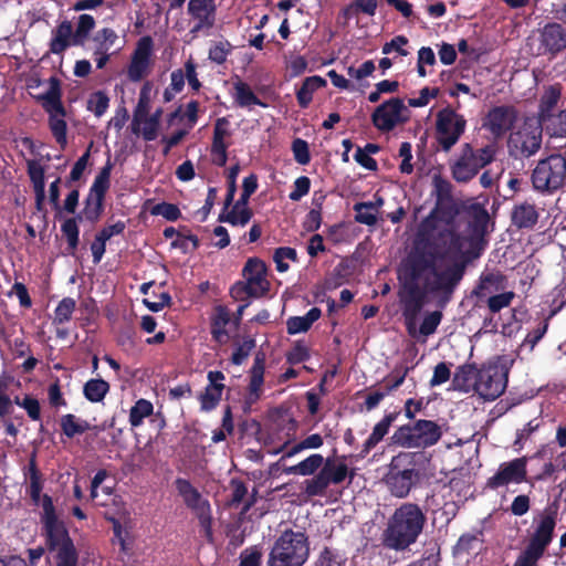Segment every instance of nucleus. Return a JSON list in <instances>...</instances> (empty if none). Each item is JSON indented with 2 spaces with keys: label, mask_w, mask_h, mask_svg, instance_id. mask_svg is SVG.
<instances>
[{
  "label": "nucleus",
  "mask_w": 566,
  "mask_h": 566,
  "mask_svg": "<svg viewBox=\"0 0 566 566\" xmlns=\"http://www.w3.org/2000/svg\"><path fill=\"white\" fill-rule=\"evenodd\" d=\"M516 112L512 106H496L489 112L484 127L495 137H500L511 129L516 120Z\"/></svg>",
  "instance_id": "nucleus-23"
},
{
  "label": "nucleus",
  "mask_w": 566,
  "mask_h": 566,
  "mask_svg": "<svg viewBox=\"0 0 566 566\" xmlns=\"http://www.w3.org/2000/svg\"><path fill=\"white\" fill-rule=\"evenodd\" d=\"M356 221L363 224L373 226L377 221V207L373 202H359L354 206Z\"/></svg>",
  "instance_id": "nucleus-44"
},
{
  "label": "nucleus",
  "mask_w": 566,
  "mask_h": 566,
  "mask_svg": "<svg viewBox=\"0 0 566 566\" xmlns=\"http://www.w3.org/2000/svg\"><path fill=\"white\" fill-rule=\"evenodd\" d=\"M424 523L426 515L417 504L403 503L388 521L384 532V544L396 551L406 549L416 543Z\"/></svg>",
  "instance_id": "nucleus-2"
},
{
  "label": "nucleus",
  "mask_w": 566,
  "mask_h": 566,
  "mask_svg": "<svg viewBox=\"0 0 566 566\" xmlns=\"http://www.w3.org/2000/svg\"><path fill=\"white\" fill-rule=\"evenodd\" d=\"M463 272L464 266L455 259L437 254L426 244L416 243L399 269V296L409 335H415L424 298L431 295L439 306H444Z\"/></svg>",
  "instance_id": "nucleus-1"
},
{
  "label": "nucleus",
  "mask_w": 566,
  "mask_h": 566,
  "mask_svg": "<svg viewBox=\"0 0 566 566\" xmlns=\"http://www.w3.org/2000/svg\"><path fill=\"white\" fill-rule=\"evenodd\" d=\"M61 427L66 437L73 438L76 434H82L87 431L90 423L70 413L61 418Z\"/></svg>",
  "instance_id": "nucleus-37"
},
{
  "label": "nucleus",
  "mask_w": 566,
  "mask_h": 566,
  "mask_svg": "<svg viewBox=\"0 0 566 566\" xmlns=\"http://www.w3.org/2000/svg\"><path fill=\"white\" fill-rule=\"evenodd\" d=\"M399 157L401 158V164L399 166L400 171L402 174H411L413 170V166L411 164L412 154L410 143L405 142L400 145Z\"/></svg>",
  "instance_id": "nucleus-62"
},
{
  "label": "nucleus",
  "mask_w": 566,
  "mask_h": 566,
  "mask_svg": "<svg viewBox=\"0 0 566 566\" xmlns=\"http://www.w3.org/2000/svg\"><path fill=\"white\" fill-rule=\"evenodd\" d=\"M323 464L324 458L318 453H314L307 457L305 460L297 463L296 465L287 468L285 472L290 474L312 475L319 468H323Z\"/></svg>",
  "instance_id": "nucleus-34"
},
{
  "label": "nucleus",
  "mask_w": 566,
  "mask_h": 566,
  "mask_svg": "<svg viewBox=\"0 0 566 566\" xmlns=\"http://www.w3.org/2000/svg\"><path fill=\"white\" fill-rule=\"evenodd\" d=\"M542 130L545 129L549 138L555 142L554 148L566 146V109L551 114L539 120H536Z\"/></svg>",
  "instance_id": "nucleus-26"
},
{
  "label": "nucleus",
  "mask_w": 566,
  "mask_h": 566,
  "mask_svg": "<svg viewBox=\"0 0 566 566\" xmlns=\"http://www.w3.org/2000/svg\"><path fill=\"white\" fill-rule=\"evenodd\" d=\"M62 232L66 237L67 243L72 250L78 243V228L74 219H69L62 224Z\"/></svg>",
  "instance_id": "nucleus-63"
},
{
  "label": "nucleus",
  "mask_w": 566,
  "mask_h": 566,
  "mask_svg": "<svg viewBox=\"0 0 566 566\" xmlns=\"http://www.w3.org/2000/svg\"><path fill=\"white\" fill-rule=\"evenodd\" d=\"M255 346L253 339H247L242 344H240L232 354V363L235 365H241L244 359L250 355L251 350Z\"/></svg>",
  "instance_id": "nucleus-64"
},
{
  "label": "nucleus",
  "mask_w": 566,
  "mask_h": 566,
  "mask_svg": "<svg viewBox=\"0 0 566 566\" xmlns=\"http://www.w3.org/2000/svg\"><path fill=\"white\" fill-rule=\"evenodd\" d=\"M392 421V416H386L381 421H379L373 429L371 434L366 440L364 444V451L369 452L376 444L381 441V439L387 434L389 427Z\"/></svg>",
  "instance_id": "nucleus-39"
},
{
  "label": "nucleus",
  "mask_w": 566,
  "mask_h": 566,
  "mask_svg": "<svg viewBox=\"0 0 566 566\" xmlns=\"http://www.w3.org/2000/svg\"><path fill=\"white\" fill-rule=\"evenodd\" d=\"M264 366L260 358H255L254 365L251 369L250 380V400L254 401L259 398V392L263 384Z\"/></svg>",
  "instance_id": "nucleus-42"
},
{
  "label": "nucleus",
  "mask_w": 566,
  "mask_h": 566,
  "mask_svg": "<svg viewBox=\"0 0 566 566\" xmlns=\"http://www.w3.org/2000/svg\"><path fill=\"white\" fill-rule=\"evenodd\" d=\"M323 446V438L318 433H313L302 440L301 442L294 444L290 449H287L283 455V458H290L294 454L307 450V449H317Z\"/></svg>",
  "instance_id": "nucleus-50"
},
{
  "label": "nucleus",
  "mask_w": 566,
  "mask_h": 566,
  "mask_svg": "<svg viewBox=\"0 0 566 566\" xmlns=\"http://www.w3.org/2000/svg\"><path fill=\"white\" fill-rule=\"evenodd\" d=\"M563 109L562 86L555 84L546 87L539 99L538 120Z\"/></svg>",
  "instance_id": "nucleus-27"
},
{
  "label": "nucleus",
  "mask_w": 566,
  "mask_h": 566,
  "mask_svg": "<svg viewBox=\"0 0 566 566\" xmlns=\"http://www.w3.org/2000/svg\"><path fill=\"white\" fill-rule=\"evenodd\" d=\"M229 122L226 118H218L214 124L212 146H228L227 138L230 137Z\"/></svg>",
  "instance_id": "nucleus-56"
},
{
  "label": "nucleus",
  "mask_w": 566,
  "mask_h": 566,
  "mask_svg": "<svg viewBox=\"0 0 566 566\" xmlns=\"http://www.w3.org/2000/svg\"><path fill=\"white\" fill-rule=\"evenodd\" d=\"M515 294L513 292H505L497 295L489 296L488 306L492 313L500 312L502 308L507 307Z\"/></svg>",
  "instance_id": "nucleus-57"
},
{
  "label": "nucleus",
  "mask_w": 566,
  "mask_h": 566,
  "mask_svg": "<svg viewBox=\"0 0 566 566\" xmlns=\"http://www.w3.org/2000/svg\"><path fill=\"white\" fill-rule=\"evenodd\" d=\"M95 20L90 14H81L76 31L73 36V44H82L87 38L88 33L94 29Z\"/></svg>",
  "instance_id": "nucleus-51"
},
{
  "label": "nucleus",
  "mask_w": 566,
  "mask_h": 566,
  "mask_svg": "<svg viewBox=\"0 0 566 566\" xmlns=\"http://www.w3.org/2000/svg\"><path fill=\"white\" fill-rule=\"evenodd\" d=\"M504 277L500 273H489L481 277L476 294L480 297L488 296L502 287Z\"/></svg>",
  "instance_id": "nucleus-41"
},
{
  "label": "nucleus",
  "mask_w": 566,
  "mask_h": 566,
  "mask_svg": "<svg viewBox=\"0 0 566 566\" xmlns=\"http://www.w3.org/2000/svg\"><path fill=\"white\" fill-rule=\"evenodd\" d=\"M353 475L344 461L328 459L314 478L304 482L305 493L308 496L323 495L331 484H340L347 476L352 480Z\"/></svg>",
  "instance_id": "nucleus-10"
},
{
  "label": "nucleus",
  "mask_w": 566,
  "mask_h": 566,
  "mask_svg": "<svg viewBox=\"0 0 566 566\" xmlns=\"http://www.w3.org/2000/svg\"><path fill=\"white\" fill-rule=\"evenodd\" d=\"M479 374L480 369L472 365L460 366L453 376V385L457 389L465 392L472 389L475 391Z\"/></svg>",
  "instance_id": "nucleus-30"
},
{
  "label": "nucleus",
  "mask_w": 566,
  "mask_h": 566,
  "mask_svg": "<svg viewBox=\"0 0 566 566\" xmlns=\"http://www.w3.org/2000/svg\"><path fill=\"white\" fill-rule=\"evenodd\" d=\"M153 405L150 401L146 399H139L132 407L129 412V422L133 427H138L142 424L143 420L153 413Z\"/></svg>",
  "instance_id": "nucleus-43"
},
{
  "label": "nucleus",
  "mask_w": 566,
  "mask_h": 566,
  "mask_svg": "<svg viewBox=\"0 0 566 566\" xmlns=\"http://www.w3.org/2000/svg\"><path fill=\"white\" fill-rule=\"evenodd\" d=\"M542 145V127L534 120L528 119L514 133L511 134L509 146L515 155L531 157L536 154Z\"/></svg>",
  "instance_id": "nucleus-15"
},
{
  "label": "nucleus",
  "mask_w": 566,
  "mask_h": 566,
  "mask_svg": "<svg viewBox=\"0 0 566 566\" xmlns=\"http://www.w3.org/2000/svg\"><path fill=\"white\" fill-rule=\"evenodd\" d=\"M526 476V459L517 458L510 462L502 463L497 472L491 476L486 485L491 489H497L509 483H521Z\"/></svg>",
  "instance_id": "nucleus-20"
},
{
  "label": "nucleus",
  "mask_w": 566,
  "mask_h": 566,
  "mask_svg": "<svg viewBox=\"0 0 566 566\" xmlns=\"http://www.w3.org/2000/svg\"><path fill=\"white\" fill-rule=\"evenodd\" d=\"M535 531L531 537L530 544L545 552L547 545L553 538L556 525L555 513L545 511L534 520Z\"/></svg>",
  "instance_id": "nucleus-24"
},
{
  "label": "nucleus",
  "mask_w": 566,
  "mask_h": 566,
  "mask_svg": "<svg viewBox=\"0 0 566 566\" xmlns=\"http://www.w3.org/2000/svg\"><path fill=\"white\" fill-rule=\"evenodd\" d=\"M112 168V163L107 161V164L102 168V170L96 176L91 187L84 209V214L86 219L91 221H96L102 213L104 196L107 189L109 188Z\"/></svg>",
  "instance_id": "nucleus-16"
},
{
  "label": "nucleus",
  "mask_w": 566,
  "mask_h": 566,
  "mask_svg": "<svg viewBox=\"0 0 566 566\" xmlns=\"http://www.w3.org/2000/svg\"><path fill=\"white\" fill-rule=\"evenodd\" d=\"M116 40L117 34L115 31L108 28L102 29L94 36V42L96 44L94 50H96V53L108 52Z\"/></svg>",
  "instance_id": "nucleus-49"
},
{
  "label": "nucleus",
  "mask_w": 566,
  "mask_h": 566,
  "mask_svg": "<svg viewBox=\"0 0 566 566\" xmlns=\"http://www.w3.org/2000/svg\"><path fill=\"white\" fill-rule=\"evenodd\" d=\"M441 427L431 420H417L398 428L392 440L407 449H426L434 446L441 438Z\"/></svg>",
  "instance_id": "nucleus-7"
},
{
  "label": "nucleus",
  "mask_w": 566,
  "mask_h": 566,
  "mask_svg": "<svg viewBox=\"0 0 566 566\" xmlns=\"http://www.w3.org/2000/svg\"><path fill=\"white\" fill-rule=\"evenodd\" d=\"M538 219V212L534 205L522 202L516 205L512 211V221L518 228H531Z\"/></svg>",
  "instance_id": "nucleus-31"
},
{
  "label": "nucleus",
  "mask_w": 566,
  "mask_h": 566,
  "mask_svg": "<svg viewBox=\"0 0 566 566\" xmlns=\"http://www.w3.org/2000/svg\"><path fill=\"white\" fill-rule=\"evenodd\" d=\"M467 120L452 108H443L437 114L438 142L443 150L449 151L464 133Z\"/></svg>",
  "instance_id": "nucleus-14"
},
{
  "label": "nucleus",
  "mask_w": 566,
  "mask_h": 566,
  "mask_svg": "<svg viewBox=\"0 0 566 566\" xmlns=\"http://www.w3.org/2000/svg\"><path fill=\"white\" fill-rule=\"evenodd\" d=\"M321 316V310L317 307L311 308L304 316L290 317L286 322L289 334H298L306 332L312 324Z\"/></svg>",
  "instance_id": "nucleus-32"
},
{
  "label": "nucleus",
  "mask_w": 566,
  "mask_h": 566,
  "mask_svg": "<svg viewBox=\"0 0 566 566\" xmlns=\"http://www.w3.org/2000/svg\"><path fill=\"white\" fill-rule=\"evenodd\" d=\"M43 522L48 535V543L52 551L57 553L56 566H76L77 555L69 537L64 524L57 520L51 497L43 496Z\"/></svg>",
  "instance_id": "nucleus-3"
},
{
  "label": "nucleus",
  "mask_w": 566,
  "mask_h": 566,
  "mask_svg": "<svg viewBox=\"0 0 566 566\" xmlns=\"http://www.w3.org/2000/svg\"><path fill=\"white\" fill-rule=\"evenodd\" d=\"M151 45L150 38L139 40L127 71L130 81L138 82L149 74L151 65Z\"/></svg>",
  "instance_id": "nucleus-21"
},
{
  "label": "nucleus",
  "mask_w": 566,
  "mask_h": 566,
  "mask_svg": "<svg viewBox=\"0 0 566 566\" xmlns=\"http://www.w3.org/2000/svg\"><path fill=\"white\" fill-rule=\"evenodd\" d=\"M234 90L235 101L240 106L244 107L260 104V101L258 99V97L255 96V94L252 92L248 84L243 82H238L234 85Z\"/></svg>",
  "instance_id": "nucleus-52"
},
{
  "label": "nucleus",
  "mask_w": 566,
  "mask_h": 566,
  "mask_svg": "<svg viewBox=\"0 0 566 566\" xmlns=\"http://www.w3.org/2000/svg\"><path fill=\"white\" fill-rule=\"evenodd\" d=\"M176 489L186 505L199 515L202 523H206L209 513L208 502L202 499L200 493L185 479L176 480Z\"/></svg>",
  "instance_id": "nucleus-25"
},
{
  "label": "nucleus",
  "mask_w": 566,
  "mask_h": 566,
  "mask_svg": "<svg viewBox=\"0 0 566 566\" xmlns=\"http://www.w3.org/2000/svg\"><path fill=\"white\" fill-rule=\"evenodd\" d=\"M230 321L229 311L222 306H218L214 312V316L212 319V336L216 342L220 344H226L228 342V333L226 331V326Z\"/></svg>",
  "instance_id": "nucleus-33"
},
{
  "label": "nucleus",
  "mask_w": 566,
  "mask_h": 566,
  "mask_svg": "<svg viewBox=\"0 0 566 566\" xmlns=\"http://www.w3.org/2000/svg\"><path fill=\"white\" fill-rule=\"evenodd\" d=\"M543 554L542 549L528 544L526 549L516 559L514 566H536L537 560Z\"/></svg>",
  "instance_id": "nucleus-54"
},
{
  "label": "nucleus",
  "mask_w": 566,
  "mask_h": 566,
  "mask_svg": "<svg viewBox=\"0 0 566 566\" xmlns=\"http://www.w3.org/2000/svg\"><path fill=\"white\" fill-rule=\"evenodd\" d=\"M433 195L436 207L423 221V228L434 227L437 221L449 223L455 214V207L452 201V185L439 175L433 176Z\"/></svg>",
  "instance_id": "nucleus-11"
},
{
  "label": "nucleus",
  "mask_w": 566,
  "mask_h": 566,
  "mask_svg": "<svg viewBox=\"0 0 566 566\" xmlns=\"http://www.w3.org/2000/svg\"><path fill=\"white\" fill-rule=\"evenodd\" d=\"M231 45L227 41H219L211 45L209 50V59L212 62H216L218 64H222L226 60L228 54L230 53Z\"/></svg>",
  "instance_id": "nucleus-58"
},
{
  "label": "nucleus",
  "mask_w": 566,
  "mask_h": 566,
  "mask_svg": "<svg viewBox=\"0 0 566 566\" xmlns=\"http://www.w3.org/2000/svg\"><path fill=\"white\" fill-rule=\"evenodd\" d=\"M27 165L28 174L33 185L34 192H39L41 195L42 191H45V170L36 160H28Z\"/></svg>",
  "instance_id": "nucleus-45"
},
{
  "label": "nucleus",
  "mask_w": 566,
  "mask_h": 566,
  "mask_svg": "<svg viewBox=\"0 0 566 566\" xmlns=\"http://www.w3.org/2000/svg\"><path fill=\"white\" fill-rule=\"evenodd\" d=\"M75 310V301L71 297L63 298L55 310V321L60 324L67 322Z\"/></svg>",
  "instance_id": "nucleus-59"
},
{
  "label": "nucleus",
  "mask_w": 566,
  "mask_h": 566,
  "mask_svg": "<svg viewBox=\"0 0 566 566\" xmlns=\"http://www.w3.org/2000/svg\"><path fill=\"white\" fill-rule=\"evenodd\" d=\"M310 544L303 532L287 530L275 541L268 566H303L308 558Z\"/></svg>",
  "instance_id": "nucleus-4"
},
{
  "label": "nucleus",
  "mask_w": 566,
  "mask_h": 566,
  "mask_svg": "<svg viewBox=\"0 0 566 566\" xmlns=\"http://www.w3.org/2000/svg\"><path fill=\"white\" fill-rule=\"evenodd\" d=\"M419 455V453L400 452L391 459L385 482L392 495L406 497L409 494L418 476L411 467Z\"/></svg>",
  "instance_id": "nucleus-8"
},
{
  "label": "nucleus",
  "mask_w": 566,
  "mask_h": 566,
  "mask_svg": "<svg viewBox=\"0 0 566 566\" xmlns=\"http://www.w3.org/2000/svg\"><path fill=\"white\" fill-rule=\"evenodd\" d=\"M537 54H555L566 48V31L559 23L546 24L538 34Z\"/></svg>",
  "instance_id": "nucleus-22"
},
{
  "label": "nucleus",
  "mask_w": 566,
  "mask_h": 566,
  "mask_svg": "<svg viewBox=\"0 0 566 566\" xmlns=\"http://www.w3.org/2000/svg\"><path fill=\"white\" fill-rule=\"evenodd\" d=\"M262 552L259 547L245 548L240 554V566H261Z\"/></svg>",
  "instance_id": "nucleus-60"
},
{
  "label": "nucleus",
  "mask_w": 566,
  "mask_h": 566,
  "mask_svg": "<svg viewBox=\"0 0 566 566\" xmlns=\"http://www.w3.org/2000/svg\"><path fill=\"white\" fill-rule=\"evenodd\" d=\"M133 125V132L135 134H142L146 140H154L158 135L159 125L156 124V119H150L148 115L143 116L137 124Z\"/></svg>",
  "instance_id": "nucleus-46"
},
{
  "label": "nucleus",
  "mask_w": 566,
  "mask_h": 566,
  "mask_svg": "<svg viewBox=\"0 0 566 566\" xmlns=\"http://www.w3.org/2000/svg\"><path fill=\"white\" fill-rule=\"evenodd\" d=\"M150 109V86L149 84H145L139 93L138 104L134 112V124L143 118V116L148 115Z\"/></svg>",
  "instance_id": "nucleus-53"
},
{
  "label": "nucleus",
  "mask_w": 566,
  "mask_h": 566,
  "mask_svg": "<svg viewBox=\"0 0 566 566\" xmlns=\"http://www.w3.org/2000/svg\"><path fill=\"white\" fill-rule=\"evenodd\" d=\"M188 14L195 22L190 33L197 35L201 31H208L216 24L217 6L214 0H189Z\"/></svg>",
  "instance_id": "nucleus-19"
},
{
  "label": "nucleus",
  "mask_w": 566,
  "mask_h": 566,
  "mask_svg": "<svg viewBox=\"0 0 566 566\" xmlns=\"http://www.w3.org/2000/svg\"><path fill=\"white\" fill-rule=\"evenodd\" d=\"M411 112L399 97H391L377 106L371 115L374 126L380 132H390L410 119Z\"/></svg>",
  "instance_id": "nucleus-13"
},
{
  "label": "nucleus",
  "mask_w": 566,
  "mask_h": 566,
  "mask_svg": "<svg viewBox=\"0 0 566 566\" xmlns=\"http://www.w3.org/2000/svg\"><path fill=\"white\" fill-rule=\"evenodd\" d=\"M566 180V158L559 154L539 160L532 174V184L538 191L559 189Z\"/></svg>",
  "instance_id": "nucleus-9"
},
{
  "label": "nucleus",
  "mask_w": 566,
  "mask_h": 566,
  "mask_svg": "<svg viewBox=\"0 0 566 566\" xmlns=\"http://www.w3.org/2000/svg\"><path fill=\"white\" fill-rule=\"evenodd\" d=\"M276 269L280 272H285L289 269V264L285 261L296 260V251L292 248H279L275 250L273 255Z\"/></svg>",
  "instance_id": "nucleus-55"
},
{
  "label": "nucleus",
  "mask_w": 566,
  "mask_h": 566,
  "mask_svg": "<svg viewBox=\"0 0 566 566\" xmlns=\"http://www.w3.org/2000/svg\"><path fill=\"white\" fill-rule=\"evenodd\" d=\"M326 81L319 76L307 77L297 92V101L302 107H306L312 101L313 93L324 86Z\"/></svg>",
  "instance_id": "nucleus-35"
},
{
  "label": "nucleus",
  "mask_w": 566,
  "mask_h": 566,
  "mask_svg": "<svg viewBox=\"0 0 566 566\" xmlns=\"http://www.w3.org/2000/svg\"><path fill=\"white\" fill-rule=\"evenodd\" d=\"M109 106V97L102 91L94 92L87 99V109L96 117L103 116Z\"/></svg>",
  "instance_id": "nucleus-47"
},
{
  "label": "nucleus",
  "mask_w": 566,
  "mask_h": 566,
  "mask_svg": "<svg viewBox=\"0 0 566 566\" xmlns=\"http://www.w3.org/2000/svg\"><path fill=\"white\" fill-rule=\"evenodd\" d=\"M311 180L308 177L302 176L294 181L293 190L290 192L289 198L292 201H298L302 197L308 193Z\"/></svg>",
  "instance_id": "nucleus-61"
},
{
  "label": "nucleus",
  "mask_w": 566,
  "mask_h": 566,
  "mask_svg": "<svg viewBox=\"0 0 566 566\" xmlns=\"http://www.w3.org/2000/svg\"><path fill=\"white\" fill-rule=\"evenodd\" d=\"M62 91L60 81L50 77L45 92L36 96L38 102L49 115V127L56 143L64 148L67 144L66 109L62 104Z\"/></svg>",
  "instance_id": "nucleus-5"
},
{
  "label": "nucleus",
  "mask_w": 566,
  "mask_h": 566,
  "mask_svg": "<svg viewBox=\"0 0 566 566\" xmlns=\"http://www.w3.org/2000/svg\"><path fill=\"white\" fill-rule=\"evenodd\" d=\"M243 275L247 280L245 284L235 286L234 292L244 291L252 297H260L265 294L269 282L265 279V264L261 260L249 259L243 269Z\"/></svg>",
  "instance_id": "nucleus-18"
},
{
  "label": "nucleus",
  "mask_w": 566,
  "mask_h": 566,
  "mask_svg": "<svg viewBox=\"0 0 566 566\" xmlns=\"http://www.w3.org/2000/svg\"><path fill=\"white\" fill-rule=\"evenodd\" d=\"M252 217V212L249 208H241V203H235L231 211L223 216L219 217V221L228 222L232 226H245Z\"/></svg>",
  "instance_id": "nucleus-38"
},
{
  "label": "nucleus",
  "mask_w": 566,
  "mask_h": 566,
  "mask_svg": "<svg viewBox=\"0 0 566 566\" xmlns=\"http://www.w3.org/2000/svg\"><path fill=\"white\" fill-rule=\"evenodd\" d=\"M73 27L70 21H63L52 32L50 42V51L54 54H60L73 43Z\"/></svg>",
  "instance_id": "nucleus-29"
},
{
  "label": "nucleus",
  "mask_w": 566,
  "mask_h": 566,
  "mask_svg": "<svg viewBox=\"0 0 566 566\" xmlns=\"http://www.w3.org/2000/svg\"><path fill=\"white\" fill-rule=\"evenodd\" d=\"M493 146L473 149L470 144H464L460 155L450 164L451 175L457 182H469L480 169L494 160Z\"/></svg>",
  "instance_id": "nucleus-6"
},
{
  "label": "nucleus",
  "mask_w": 566,
  "mask_h": 566,
  "mask_svg": "<svg viewBox=\"0 0 566 566\" xmlns=\"http://www.w3.org/2000/svg\"><path fill=\"white\" fill-rule=\"evenodd\" d=\"M109 389L108 382L103 379H91L84 386V395L92 402L101 401Z\"/></svg>",
  "instance_id": "nucleus-40"
},
{
  "label": "nucleus",
  "mask_w": 566,
  "mask_h": 566,
  "mask_svg": "<svg viewBox=\"0 0 566 566\" xmlns=\"http://www.w3.org/2000/svg\"><path fill=\"white\" fill-rule=\"evenodd\" d=\"M442 318V313L439 311H434L431 313H428L421 323L420 326H418V322L416 323V332L415 335H410L412 338H419L428 337L429 335L433 334L439 326Z\"/></svg>",
  "instance_id": "nucleus-36"
},
{
  "label": "nucleus",
  "mask_w": 566,
  "mask_h": 566,
  "mask_svg": "<svg viewBox=\"0 0 566 566\" xmlns=\"http://www.w3.org/2000/svg\"><path fill=\"white\" fill-rule=\"evenodd\" d=\"M476 390L483 399L494 400L501 396L506 388V374L496 365L480 369L476 379Z\"/></svg>",
  "instance_id": "nucleus-17"
},
{
  "label": "nucleus",
  "mask_w": 566,
  "mask_h": 566,
  "mask_svg": "<svg viewBox=\"0 0 566 566\" xmlns=\"http://www.w3.org/2000/svg\"><path fill=\"white\" fill-rule=\"evenodd\" d=\"M469 213L471 217L470 227L472 228L470 235L462 237L451 233L450 248L463 255L472 252L479 240L483 237L489 222L488 211L479 203L472 205Z\"/></svg>",
  "instance_id": "nucleus-12"
},
{
  "label": "nucleus",
  "mask_w": 566,
  "mask_h": 566,
  "mask_svg": "<svg viewBox=\"0 0 566 566\" xmlns=\"http://www.w3.org/2000/svg\"><path fill=\"white\" fill-rule=\"evenodd\" d=\"M210 385L206 387L205 391L200 394L201 409L203 411L212 410L219 402L222 394V384H217L218 380L223 379L220 371H210L208 375Z\"/></svg>",
  "instance_id": "nucleus-28"
},
{
  "label": "nucleus",
  "mask_w": 566,
  "mask_h": 566,
  "mask_svg": "<svg viewBox=\"0 0 566 566\" xmlns=\"http://www.w3.org/2000/svg\"><path fill=\"white\" fill-rule=\"evenodd\" d=\"M405 376L397 378L392 384H386L382 390L370 392L365 400L368 410L374 409L390 391L398 388L403 382Z\"/></svg>",
  "instance_id": "nucleus-48"
}]
</instances>
